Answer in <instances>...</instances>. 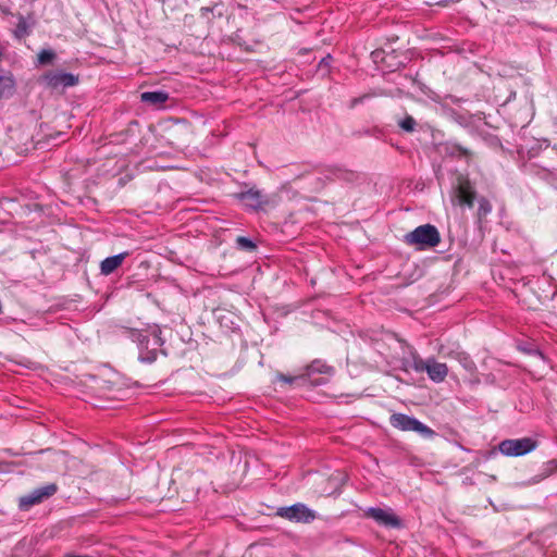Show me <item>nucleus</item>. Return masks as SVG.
Listing matches in <instances>:
<instances>
[{"label": "nucleus", "mask_w": 557, "mask_h": 557, "mask_svg": "<svg viewBox=\"0 0 557 557\" xmlns=\"http://www.w3.org/2000/svg\"><path fill=\"white\" fill-rule=\"evenodd\" d=\"M389 423L393 428L405 432H416L423 438H431L435 435V432L416 419L414 417L407 416L405 413H393L389 418Z\"/></svg>", "instance_id": "20e7f679"}, {"label": "nucleus", "mask_w": 557, "mask_h": 557, "mask_svg": "<svg viewBox=\"0 0 557 557\" xmlns=\"http://www.w3.org/2000/svg\"><path fill=\"white\" fill-rule=\"evenodd\" d=\"M14 81L11 75L0 74V98L9 97L13 94Z\"/></svg>", "instance_id": "dca6fc26"}, {"label": "nucleus", "mask_w": 557, "mask_h": 557, "mask_svg": "<svg viewBox=\"0 0 557 557\" xmlns=\"http://www.w3.org/2000/svg\"><path fill=\"white\" fill-rule=\"evenodd\" d=\"M556 472H557V459H552L543 465L542 472L540 474L539 480L548 478L549 475H552Z\"/></svg>", "instance_id": "aec40b11"}, {"label": "nucleus", "mask_w": 557, "mask_h": 557, "mask_svg": "<svg viewBox=\"0 0 557 557\" xmlns=\"http://www.w3.org/2000/svg\"><path fill=\"white\" fill-rule=\"evenodd\" d=\"M330 172H331V175H332L333 177H338V178H341V177H345V176H346V174H347V171H345V170H343V169H341V168H338V166H333V168H331V169H330Z\"/></svg>", "instance_id": "393cba45"}, {"label": "nucleus", "mask_w": 557, "mask_h": 557, "mask_svg": "<svg viewBox=\"0 0 557 557\" xmlns=\"http://www.w3.org/2000/svg\"><path fill=\"white\" fill-rule=\"evenodd\" d=\"M435 350L443 358L455 359L461 349L460 346L456 343H437Z\"/></svg>", "instance_id": "2eb2a0df"}, {"label": "nucleus", "mask_w": 557, "mask_h": 557, "mask_svg": "<svg viewBox=\"0 0 557 557\" xmlns=\"http://www.w3.org/2000/svg\"><path fill=\"white\" fill-rule=\"evenodd\" d=\"M366 98H368V95H363L361 97H356V98H352L350 100V103H349V107L350 108H355L357 107L359 103H361Z\"/></svg>", "instance_id": "a878e982"}, {"label": "nucleus", "mask_w": 557, "mask_h": 557, "mask_svg": "<svg viewBox=\"0 0 557 557\" xmlns=\"http://www.w3.org/2000/svg\"><path fill=\"white\" fill-rule=\"evenodd\" d=\"M443 149L447 156L455 157V158L469 159L472 156V152L469 149H467L456 143H446L443 146Z\"/></svg>", "instance_id": "4468645a"}, {"label": "nucleus", "mask_w": 557, "mask_h": 557, "mask_svg": "<svg viewBox=\"0 0 557 557\" xmlns=\"http://www.w3.org/2000/svg\"><path fill=\"white\" fill-rule=\"evenodd\" d=\"M0 11L2 13H9V11L7 9H4L2 4H0Z\"/></svg>", "instance_id": "c85d7f7f"}, {"label": "nucleus", "mask_w": 557, "mask_h": 557, "mask_svg": "<svg viewBox=\"0 0 557 557\" xmlns=\"http://www.w3.org/2000/svg\"><path fill=\"white\" fill-rule=\"evenodd\" d=\"M54 58V52L51 50H41L38 54V61L40 64H47Z\"/></svg>", "instance_id": "b1692460"}, {"label": "nucleus", "mask_w": 557, "mask_h": 557, "mask_svg": "<svg viewBox=\"0 0 557 557\" xmlns=\"http://www.w3.org/2000/svg\"><path fill=\"white\" fill-rule=\"evenodd\" d=\"M41 82L51 89L67 88L77 85L78 77L63 71H48L41 76Z\"/></svg>", "instance_id": "6e6552de"}, {"label": "nucleus", "mask_w": 557, "mask_h": 557, "mask_svg": "<svg viewBox=\"0 0 557 557\" xmlns=\"http://www.w3.org/2000/svg\"><path fill=\"white\" fill-rule=\"evenodd\" d=\"M139 356L141 362L151 363L157 359V349L162 347L164 339L161 337V329L153 325L149 330V335H139Z\"/></svg>", "instance_id": "7ed1b4c3"}, {"label": "nucleus", "mask_w": 557, "mask_h": 557, "mask_svg": "<svg viewBox=\"0 0 557 557\" xmlns=\"http://www.w3.org/2000/svg\"><path fill=\"white\" fill-rule=\"evenodd\" d=\"M277 379L280 381H283L285 383H293L295 380H297L298 377H295V376H287V375H284V374H280L277 376Z\"/></svg>", "instance_id": "bb28decb"}, {"label": "nucleus", "mask_w": 557, "mask_h": 557, "mask_svg": "<svg viewBox=\"0 0 557 557\" xmlns=\"http://www.w3.org/2000/svg\"><path fill=\"white\" fill-rule=\"evenodd\" d=\"M314 373L332 374L333 369L321 360H314L308 366L306 375L310 380L311 375Z\"/></svg>", "instance_id": "f3484780"}, {"label": "nucleus", "mask_w": 557, "mask_h": 557, "mask_svg": "<svg viewBox=\"0 0 557 557\" xmlns=\"http://www.w3.org/2000/svg\"><path fill=\"white\" fill-rule=\"evenodd\" d=\"M404 364L410 367L417 373L425 372L429 379L435 383L445 381L448 374L446 363L436 361L434 357L424 360L414 349L410 350L409 358L404 359Z\"/></svg>", "instance_id": "f257e3e1"}, {"label": "nucleus", "mask_w": 557, "mask_h": 557, "mask_svg": "<svg viewBox=\"0 0 557 557\" xmlns=\"http://www.w3.org/2000/svg\"><path fill=\"white\" fill-rule=\"evenodd\" d=\"M129 256L128 251L121 252L115 256H111L106 258L100 263V272L103 275H110L112 274L121 264L123 261Z\"/></svg>", "instance_id": "9b49d317"}, {"label": "nucleus", "mask_w": 557, "mask_h": 557, "mask_svg": "<svg viewBox=\"0 0 557 557\" xmlns=\"http://www.w3.org/2000/svg\"><path fill=\"white\" fill-rule=\"evenodd\" d=\"M235 197L246 207L251 209H259L262 205L267 203L265 196L258 189L249 188L245 191L238 193Z\"/></svg>", "instance_id": "9d476101"}, {"label": "nucleus", "mask_w": 557, "mask_h": 557, "mask_svg": "<svg viewBox=\"0 0 557 557\" xmlns=\"http://www.w3.org/2000/svg\"><path fill=\"white\" fill-rule=\"evenodd\" d=\"M492 211V205L486 198L479 200L478 213L480 216H485Z\"/></svg>", "instance_id": "4be33fe9"}, {"label": "nucleus", "mask_w": 557, "mask_h": 557, "mask_svg": "<svg viewBox=\"0 0 557 557\" xmlns=\"http://www.w3.org/2000/svg\"><path fill=\"white\" fill-rule=\"evenodd\" d=\"M475 198V191L469 182L460 183L457 188V199L459 205L472 207Z\"/></svg>", "instance_id": "ddd939ff"}, {"label": "nucleus", "mask_w": 557, "mask_h": 557, "mask_svg": "<svg viewBox=\"0 0 557 557\" xmlns=\"http://www.w3.org/2000/svg\"><path fill=\"white\" fill-rule=\"evenodd\" d=\"M536 447V442L530 437L504 440L499 443V450L505 456L518 457L525 455Z\"/></svg>", "instance_id": "0eeeda50"}, {"label": "nucleus", "mask_w": 557, "mask_h": 557, "mask_svg": "<svg viewBox=\"0 0 557 557\" xmlns=\"http://www.w3.org/2000/svg\"><path fill=\"white\" fill-rule=\"evenodd\" d=\"M398 126L407 133L416 131L417 122L411 115H406L404 119L398 121Z\"/></svg>", "instance_id": "412c9836"}, {"label": "nucleus", "mask_w": 557, "mask_h": 557, "mask_svg": "<svg viewBox=\"0 0 557 557\" xmlns=\"http://www.w3.org/2000/svg\"><path fill=\"white\" fill-rule=\"evenodd\" d=\"M276 515L292 522L310 523L317 518V512L302 503L277 508Z\"/></svg>", "instance_id": "39448f33"}, {"label": "nucleus", "mask_w": 557, "mask_h": 557, "mask_svg": "<svg viewBox=\"0 0 557 557\" xmlns=\"http://www.w3.org/2000/svg\"><path fill=\"white\" fill-rule=\"evenodd\" d=\"M406 244L416 246L418 249L433 248L441 242L437 228L432 224H424L416 227L405 235Z\"/></svg>", "instance_id": "f03ea898"}, {"label": "nucleus", "mask_w": 557, "mask_h": 557, "mask_svg": "<svg viewBox=\"0 0 557 557\" xmlns=\"http://www.w3.org/2000/svg\"><path fill=\"white\" fill-rule=\"evenodd\" d=\"M169 99V94L164 90L145 91L140 95V100L153 108H162Z\"/></svg>", "instance_id": "f8f14e48"}, {"label": "nucleus", "mask_w": 557, "mask_h": 557, "mask_svg": "<svg viewBox=\"0 0 557 557\" xmlns=\"http://www.w3.org/2000/svg\"><path fill=\"white\" fill-rule=\"evenodd\" d=\"M455 360H457L460 366L468 372L473 373L476 370V366L471 357L463 350H460L456 356Z\"/></svg>", "instance_id": "a211bd4d"}, {"label": "nucleus", "mask_w": 557, "mask_h": 557, "mask_svg": "<svg viewBox=\"0 0 557 557\" xmlns=\"http://www.w3.org/2000/svg\"><path fill=\"white\" fill-rule=\"evenodd\" d=\"M366 517L373 519L379 525L392 529H399L401 520L393 512L392 509H383L377 507H369L364 511Z\"/></svg>", "instance_id": "1a4fd4ad"}, {"label": "nucleus", "mask_w": 557, "mask_h": 557, "mask_svg": "<svg viewBox=\"0 0 557 557\" xmlns=\"http://www.w3.org/2000/svg\"><path fill=\"white\" fill-rule=\"evenodd\" d=\"M313 385H323L326 383L324 379L310 380Z\"/></svg>", "instance_id": "cd10ccee"}, {"label": "nucleus", "mask_w": 557, "mask_h": 557, "mask_svg": "<svg viewBox=\"0 0 557 557\" xmlns=\"http://www.w3.org/2000/svg\"><path fill=\"white\" fill-rule=\"evenodd\" d=\"M57 492L58 485L55 483H49L44 486H39L28 494L22 496L18 502V507L21 510H28L30 507L50 498Z\"/></svg>", "instance_id": "423d86ee"}, {"label": "nucleus", "mask_w": 557, "mask_h": 557, "mask_svg": "<svg viewBox=\"0 0 557 557\" xmlns=\"http://www.w3.org/2000/svg\"><path fill=\"white\" fill-rule=\"evenodd\" d=\"M236 243H237L238 247L246 249V250H252L256 248L255 243L251 239L244 237V236L237 237Z\"/></svg>", "instance_id": "5701e85b"}, {"label": "nucleus", "mask_w": 557, "mask_h": 557, "mask_svg": "<svg viewBox=\"0 0 557 557\" xmlns=\"http://www.w3.org/2000/svg\"><path fill=\"white\" fill-rule=\"evenodd\" d=\"M28 34H29V24L27 23V21L22 15H20L18 16V23H17L16 28L14 30V35L17 38H24Z\"/></svg>", "instance_id": "6ab92c4d"}]
</instances>
